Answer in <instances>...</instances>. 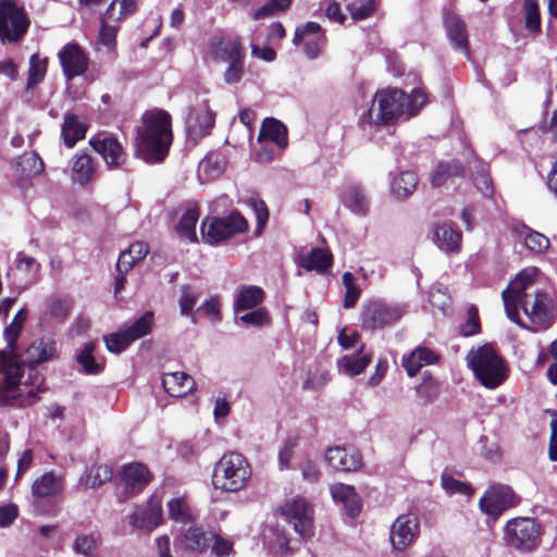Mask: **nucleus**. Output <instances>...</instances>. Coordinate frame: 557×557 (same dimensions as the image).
Wrapping results in <instances>:
<instances>
[{
    "label": "nucleus",
    "mask_w": 557,
    "mask_h": 557,
    "mask_svg": "<svg viewBox=\"0 0 557 557\" xmlns=\"http://www.w3.org/2000/svg\"><path fill=\"white\" fill-rule=\"evenodd\" d=\"M136 0H113L107 9V18H112L113 22L119 23L123 18L133 14L136 11Z\"/></svg>",
    "instance_id": "obj_42"
},
{
    "label": "nucleus",
    "mask_w": 557,
    "mask_h": 557,
    "mask_svg": "<svg viewBox=\"0 0 557 557\" xmlns=\"http://www.w3.org/2000/svg\"><path fill=\"white\" fill-rule=\"evenodd\" d=\"M418 186V177L412 171L400 172L392 182V194L398 199H405L413 194Z\"/></svg>",
    "instance_id": "obj_39"
},
{
    "label": "nucleus",
    "mask_w": 557,
    "mask_h": 557,
    "mask_svg": "<svg viewBox=\"0 0 557 557\" xmlns=\"http://www.w3.org/2000/svg\"><path fill=\"white\" fill-rule=\"evenodd\" d=\"M199 219V212L196 207L188 208L182 215L177 225V233L181 237L188 239L189 242L197 240L196 224Z\"/></svg>",
    "instance_id": "obj_40"
},
{
    "label": "nucleus",
    "mask_w": 557,
    "mask_h": 557,
    "mask_svg": "<svg viewBox=\"0 0 557 557\" xmlns=\"http://www.w3.org/2000/svg\"><path fill=\"white\" fill-rule=\"evenodd\" d=\"M20 164L27 175H36L44 170V162L36 153L24 154Z\"/></svg>",
    "instance_id": "obj_59"
},
{
    "label": "nucleus",
    "mask_w": 557,
    "mask_h": 557,
    "mask_svg": "<svg viewBox=\"0 0 557 557\" xmlns=\"http://www.w3.org/2000/svg\"><path fill=\"white\" fill-rule=\"evenodd\" d=\"M516 504L513 491L507 485H493L480 499V507L486 515L497 518L504 510Z\"/></svg>",
    "instance_id": "obj_15"
},
{
    "label": "nucleus",
    "mask_w": 557,
    "mask_h": 557,
    "mask_svg": "<svg viewBox=\"0 0 557 557\" xmlns=\"http://www.w3.org/2000/svg\"><path fill=\"white\" fill-rule=\"evenodd\" d=\"M97 546V541L92 535H78L74 542V550L84 556H92Z\"/></svg>",
    "instance_id": "obj_60"
},
{
    "label": "nucleus",
    "mask_w": 557,
    "mask_h": 557,
    "mask_svg": "<svg viewBox=\"0 0 557 557\" xmlns=\"http://www.w3.org/2000/svg\"><path fill=\"white\" fill-rule=\"evenodd\" d=\"M210 55L216 63H225L223 78L226 84L240 82L245 72V49L238 36H214L209 44Z\"/></svg>",
    "instance_id": "obj_5"
},
{
    "label": "nucleus",
    "mask_w": 557,
    "mask_h": 557,
    "mask_svg": "<svg viewBox=\"0 0 557 557\" xmlns=\"http://www.w3.org/2000/svg\"><path fill=\"white\" fill-rule=\"evenodd\" d=\"M2 370L4 372L7 392L13 397L22 396L24 393V384H22L20 380L23 372V364L21 363L18 356L13 354V351L8 355H3Z\"/></svg>",
    "instance_id": "obj_19"
},
{
    "label": "nucleus",
    "mask_w": 557,
    "mask_h": 557,
    "mask_svg": "<svg viewBox=\"0 0 557 557\" xmlns=\"http://www.w3.org/2000/svg\"><path fill=\"white\" fill-rule=\"evenodd\" d=\"M258 139L274 143L280 149H284L288 144L287 128L282 122L268 117L261 125Z\"/></svg>",
    "instance_id": "obj_29"
},
{
    "label": "nucleus",
    "mask_w": 557,
    "mask_h": 557,
    "mask_svg": "<svg viewBox=\"0 0 557 557\" xmlns=\"http://www.w3.org/2000/svg\"><path fill=\"white\" fill-rule=\"evenodd\" d=\"M169 516L180 523H187L193 519L190 508L182 497L173 498L168 503Z\"/></svg>",
    "instance_id": "obj_44"
},
{
    "label": "nucleus",
    "mask_w": 557,
    "mask_h": 557,
    "mask_svg": "<svg viewBox=\"0 0 557 557\" xmlns=\"http://www.w3.org/2000/svg\"><path fill=\"white\" fill-rule=\"evenodd\" d=\"M343 284L345 287V296H344V302L343 306L347 309L355 307L357 304L361 290L356 284L355 276L350 272H345L343 274Z\"/></svg>",
    "instance_id": "obj_47"
},
{
    "label": "nucleus",
    "mask_w": 557,
    "mask_h": 557,
    "mask_svg": "<svg viewBox=\"0 0 557 557\" xmlns=\"http://www.w3.org/2000/svg\"><path fill=\"white\" fill-rule=\"evenodd\" d=\"M441 484L448 494L470 495L472 493V490L468 484L454 479L446 472H444L441 476Z\"/></svg>",
    "instance_id": "obj_53"
},
{
    "label": "nucleus",
    "mask_w": 557,
    "mask_h": 557,
    "mask_svg": "<svg viewBox=\"0 0 557 557\" xmlns=\"http://www.w3.org/2000/svg\"><path fill=\"white\" fill-rule=\"evenodd\" d=\"M57 343L50 337L34 341L26 349V362L36 366L57 357Z\"/></svg>",
    "instance_id": "obj_25"
},
{
    "label": "nucleus",
    "mask_w": 557,
    "mask_h": 557,
    "mask_svg": "<svg viewBox=\"0 0 557 557\" xmlns=\"http://www.w3.org/2000/svg\"><path fill=\"white\" fill-rule=\"evenodd\" d=\"M239 321L247 325L263 326L270 323V314L265 308L259 307L240 315Z\"/></svg>",
    "instance_id": "obj_51"
},
{
    "label": "nucleus",
    "mask_w": 557,
    "mask_h": 557,
    "mask_svg": "<svg viewBox=\"0 0 557 557\" xmlns=\"http://www.w3.org/2000/svg\"><path fill=\"white\" fill-rule=\"evenodd\" d=\"M251 472L250 463L244 455L228 451L215 463L212 484L222 492L237 493L247 486Z\"/></svg>",
    "instance_id": "obj_4"
},
{
    "label": "nucleus",
    "mask_w": 557,
    "mask_h": 557,
    "mask_svg": "<svg viewBox=\"0 0 557 557\" xmlns=\"http://www.w3.org/2000/svg\"><path fill=\"white\" fill-rule=\"evenodd\" d=\"M151 474L148 468L140 462L124 466L121 471L123 487L128 494L139 493L150 481Z\"/></svg>",
    "instance_id": "obj_18"
},
{
    "label": "nucleus",
    "mask_w": 557,
    "mask_h": 557,
    "mask_svg": "<svg viewBox=\"0 0 557 557\" xmlns=\"http://www.w3.org/2000/svg\"><path fill=\"white\" fill-rule=\"evenodd\" d=\"M525 26L530 30L540 29V12L536 0H524Z\"/></svg>",
    "instance_id": "obj_55"
},
{
    "label": "nucleus",
    "mask_w": 557,
    "mask_h": 557,
    "mask_svg": "<svg viewBox=\"0 0 557 557\" xmlns=\"http://www.w3.org/2000/svg\"><path fill=\"white\" fill-rule=\"evenodd\" d=\"M127 520L134 532L150 534L163 522L161 499L152 496L146 503L136 505Z\"/></svg>",
    "instance_id": "obj_10"
},
{
    "label": "nucleus",
    "mask_w": 557,
    "mask_h": 557,
    "mask_svg": "<svg viewBox=\"0 0 557 557\" xmlns=\"http://www.w3.org/2000/svg\"><path fill=\"white\" fill-rule=\"evenodd\" d=\"M416 395L422 405H430L440 395V383L430 375H424L422 382L416 387Z\"/></svg>",
    "instance_id": "obj_41"
},
{
    "label": "nucleus",
    "mask_w": 557,
    "mask_h": 557,
    "mask_svg": "<svg viewBox=\"0 0 557 557\" xmlns=\"http://www.w3.org/2000/svg\"><path fill=\"white\" fill-rule=\"evenodd\" d=\"M404 311L396 306H389L382 301H369L363 306L361 322L363 329L375 330L396 323Z\"/></svg>",
    "instance_id": "obj_12"
},
{
    "label": "nucleus",
    "mask_w": 557,
    "mask_h": 557,
    "mask_svg": "<svg viewBox=\"0 0 557 557\" xmlns=\"http://www.w3.org/2000/svg\"><path fill=\"white\" fill-rule=\"evenodd\" d=\"M198 300V294L190 286H183L180 297V308L183 315H190Z\"/></svg>",
    "instance_id": "obj_57"
},
{
    "label": "nucleus",
    "mask_w": 557,
    "mask_h": 557,
    "mask_svg": "<svg viewBox=\"0 0 557 557\" xmlns=\"http://www.w3.org/2000/svg\"><path fill=\"white\" fill-rule=\"evenodd\" d=\"M162 385L165 392L173 397H184L194 392L196 383L185 372L166 373L162 377Z\"/></svg>",
    "instance_id": "obj_24"
},
{
    "label": "nucleus",
    "mask_w": 557,
    "mask_h": 557,
    "mask_svg": "<svg viewBox=\"0 0 557 557\" xmlns=\"http://www.w3.org/2000/svg\"><path fill=\"white\" fill-rule=\"evenodd\" d=\"M438 356L426 347L419 346L403 360V366L409 376H414L422 367L436 363Z\"/></svg>",
    "instance_id": "obj_28"
},
{
    "label": "nucleus",
    "mask_w": 557,
    "mask_h": 557,
    "mask_svg": "<svg viewBox=\"0 0 557 557\" xmlns=\"http://www.w3.org/2000/svg\"><path fill=\"white\" fill-rule=\"evenodd\" d=\"M221 304L218 297L213 296L207 299L198 311H203L205 314L212 321L219 322L221 320L220 312Z\"/></svg>",
    "instance_id": "obj_61"
},
{
    "label": "nucleus",
    "mask_w": 557,
    "mask_h": 557,
    "mask_svg": "<svg viewBox=\"0 0 557 557\" xmlns=\"http://www.w3.org/2000/svg\"><path fill=\"white\" fill-rule=\"evenodd\" d=\"M363 346L359 347L357 354L346 355L338 360L341 371L349 376L362 373L371 362V357L362 352Z\"/></svg>",
    "instance_id": "obj_36"
},
{
    "label": "nucleus",
    "mask_w": 557,
    "mask_h": 557,
    "mask_svg": "<svg viewBox=\"0 0 557 557\" xmlns=\"http://www.w3.org/2000/svg\"><path fill=\"white\" fill-rule=\"evenodd\" d=\"M300 471L302 479L309 483L318 482L321 475L318 465L309 459L301 461Z\"/></svg>",
    "instance_id": "obj_64"
},
{
    "label": "nucleus",
    "mask_w": 557,
    "mask_h": 557,
    "mask_svg": "<svg viewBox=\"0 0 557 557\" xmlns=\"http://www.w3.org/2000/svg\"><path fill=\"white\" fill-rule=\"evenodd\" d=\"M341 201L355 214L366 215L369 212L370 199L360 184L349 183L345 185L341 193Z\"/></svg>",
    "instance_id": "obj_20"
},
{
    "label": "nucleus",
    "mask_w": 557,
    "mask_h": 557,
    "mask_svg": "<svg viewBox=\"0 0 557 557\" xmlns=\"http://www.w3.org/2000/svg\"><path fill=\"white\" fill-rule=\"evenodd\" d=\"M104 342L108 350L114 354L125 350L133 343L125 331L109 334L104 337Z\"/></svg>",
    "instance_id": "obj_52"
},
{
    "label": "nucleus",
    "mask_w": 557,
    "mask_h": 557,
    "mask_svg": "<svg viewBox=\"0 0 557 557\" xmlns=\"http://www.w3.org/2000/svg\"><path fill=\"white\" fill-rule=\"evenodd\" d=\"M172 139L171 115L162 110L148 111L137 128L136 154L147 163L161 162Z\"/></svg>",
    "instance_id": "obj_3"
},
{
    "label": "nucleus",
    "mask_w": 557,
    "mask_h": 557,
    "mask_svg": "<svg viewBox=\"0 0 557 557\" xmlns=\"http://www.w3.org/2000/svg\"><path fill=\"white\" fill-rule=\"evenodd\" d=\"M153 325V313L148 311L138 318L129 327L124 330L134 342L150 333Z\"/></svg>",
    "instance_id": "obj_43"
},
{
    "label": "nucleus",
    "mask_w": 557,
    "mask_h": 557,
    "mask_svg": "<svg viewBox=\"0 0 557 557\" xmlns=\"http://www.w3.org/2000/svg\"><path fill=\"white\" fill-rule=\"evenodd\" d=\"M148 245L143 242H135L129 247L120 253L116 262V270L119 273H127L133 267L141 261L148 253Z\"/></svg>",
    "instance_id": "obj_33"
},
{
    "label": "nucleus",
    "mask_w": 557,
    "mask_h": 557,
    "mask_svg": "<svg viewBox=\"0 0 557 557\" xmlns=\"http://www.w3.org/2000/svg\"><path fill=\"white\" fill-rule=\"evenodd\" d=\"M117 28V23L113 22L112 18H107V13L104 12L101 17L99 39L108 48L114 46Z\"/></svg>",
    "instance_id": "obj_50"
},
{
    "label": "nucleus",
    "mask_w": 557,
    "mask_h": 557,
    "mask_svg": "<svg viewBox=\"0 0 557 557\" xmlns=\"http://www.w3.org/2000/svg\"><path fill=\"white\" fill-rule=\"evenodd\" d=\"M324 38L321 26L315 22H308L302 27H298L294 35V44L299 45L302 38Z\"/></svg>",
    "instance_id": "obj_56"
},
{
    "label": "nucleus",
    "mask_w": 557,
    "mask_h": 557,
    "mask_svg": "<svg viewBox=\"0 0 557 557\" xmlns=\"http://www.w3.org/2000/svg\"><path fill=\"white\" fill-rule=\"evenodd\" d=\"M435 243L441 250L457 252L460 250L461 233L447 224L438 225L434 232Z\"/></svg>",
    "instance_id": "obj_35"
},
{
    "label": "nucleus",
    "mask_w": 557,
    "mask_h": 557,
    "mask_svg": "<svg viewBox=\"0 0 557 557\" xmlns=\"http://www.w3.org/2000/svg\"><path fill=\"white\" fill-rule=\"evenodd\" d=\"M445 28L453 46L463 53H468V33L465 22L455 13L445 15Z\"/></svg>",
    "instance_id": "obj_26"
},
{
    "label": "nucleus",
    "mask_w": 557,
    "mask_h": 557,
    "mask_svg": "<svg viewBox=\"0 0 557 557\" xmlns=\"http://www.w3.org/2000/svg\"><path fill=\"white\" fill-rule=\"evenodd\" d=\"M297 446L298 438L296 436H289L284 441L283 447L278 451V463L281 470H285L290 467V461Z\"/></svg>",
    "instance_id": "obj_54"
},
{
    "label": "nucleus",
    "mask_w": 557,
    "mask_h": 557,
    "mask_svg": "<svg viewBox=\"0 0 557 557\" xmlns=\"http://www.w3.org/2000/svg\"><path fill=\"white\" fill-rule=\"evenodd\" d=\"M425 103L426 94L421 88L413 89L410 96L398 88L377 90L367 117L363 119V128L371 131L373 127L394 124L401 116L411 117Z\"/></svg>",
    "instance_id": "obj_2"
},
{
    "label": "nucleus",
    "mask_w": 557,
    "mask_h": 557,
    "mask_svg": "<svg viewBox=\"0 0 557 557\" xmlns=\"http://www.w3.org/2000/svg\"><path fill=\"white\" fill-rule=\"evenodd\" d=\"M281 512L304 540L313 536V508L306 498L296 496L286 500L281 507Z\"/></svg>",
    "instance_id": "obj_9"
},
{
    "label": "nucleus",
    "mask_w": 557,
    "mask_h": 557,
    "mask_svg": "<svg viewBox=\"0 0 557 557\" xmlns=\"http://www.w3.org/2000/svg\"><path fill=\"white\" fill-rule=\"evenodd\" d=\"M326 462L338 471H356L361 467V455L359 451L336 446L329 448L325 454Z\"/></svg>",
    "instance_id": "obj_21"
},
{
    "label": "nucleus",
    "mask_w": 557,
    "mask_h": 557,
    "mask_svg": "<svg viewBox=\"0 0 557 557\" xmlns=\"http://www.w3.org/2000/svg\"><path fill=\"white\" fill-rule=\"evenodd\" d=\"M290 5V0H269L264 5L253 12V20H262L285 11Z\"/></svg>",
    "instance_id": "obj_49"
},
{
    "label": "nucleus",
    "mask_w": 557,
    "mask_h": 557,
    "mask_svg": "<svg viewBox=\"0 0 557 557\" xmlns=\"http://www.w3.org/2000/svg\"><path fill=\"white\" fill-rule=\"evenodd\" d=\"M468 319L461 326V333L463 336H471L480 332V319L478 309L474 306H470L467 310Z\"/></svg>",
    "instance_id": "obj_58"
},
{
    "label": "nucleus",
    "mask_w": 557,
    "mask_h": 557,
    "mask_svg": "<svg viewBox=\"0 0 557 557\" xmlns=\"http://www.w3.org/2000/svg\"><path fill=\"white\" fill-rule=\"evenodd\" d=\"M29 24L25 9L16 0H0V40L3 44L18 41Z\"/></svg>",
    "instance_id": "obj_7"
},
{
    "label": "nucleus",
    "mask_w": 557,
    "mask_h": 557,
    "mask_svg": "<svg viewBox=\"0 0 557 557\" xmlns=\"http://www.w3.org/2000/svg\"><path fill=\"white\" fill-rule=\"evenodd\" d=\"M420 532L419 519L416 515H400L392 524L391 543L393 548L404 550L414 543Z\"/></svg>",
    "instance_id": "obj_13"
},
{
    "label": "nucleus",
    "mask_w": 557,
    "mask_h": 557,
    "mask_svg": "<svg viewBox=\"0 0 557 557\" xmlns=\"http://www.w3.org/2000/svg\"><path fill=\"white\" fill-rule=\"evenodd\" d=\"M72 181L85 185L89 183L96 173V165L92 158L87 153H76L72 161Z\"/></svg>",
    "instance_id": "obj_30"
},
{
    "label": "nucleus",
    "mask_w": 557,
    "mask_h": 557,
    "mask_svg": "<svg viewBox=\"0 0 557 557\" xmlns=\"http://www.w3.org/2000/svg\"><path fill=\"white\" fill-rule=\"evenodd\" d=\"M47 73V59H40L37 54H33L29 60V71L27 88H33L39 84Z\"/></svg>",
    "instance_id": "obj_46"
},
{
    "label": "nucleus",
    "mask_w": 557,
    "mask_h": 557,
    "mask_svg": "<svg viewBox=\"0 0 557 557\" xmlns=\"http://www.w3.org/2000/svg\"><path fill=\"white\" fill-rule=\"evenodd\" d=\"M212 536L213 534L205 532L200 527H190L184 532L182 544L187 550L202 552L208 547Z\"/></svg>",
    "instance_id": "obj_38"
},
{
    "label": "nucleus",
    "mask_w": 557,
    "mask_h": 557,
    "mask_svg": "<svg viewBox=\"0 0 557 557\" xmlns=\"http://www.w3.org/2000/svg\"><path fill=\"white\" fill-rule=\"evenodd\" d=\"M87 126L74 113H65L61 126V136L67 148H73L77 141L85 138Z\"/></svg>",
    "instance_id": "obj_27"
},
{
    "label": "nucleus",
    "mask_w": 557,
    "mask_h": 557,
    "mask_svg": "<svg viewBox=\"0 0 557 557\" xmlns=\"http://www.w3.org/2000/svg\"><path fill=\"white\" fill-rule=\"evenodd\" d=\"M539 275L540 270L535 267L523 269L503 290L502 298L509 320L522 325L518 314V307H521L534 330H546L555 321L556 308L549 294L530 292Z\"/></svg>",
    "instance_id": "obj_1"
},
{
    "label": "nucleus",
    "mask_w": 557,
    "mask_h": 557,
    "mask_svg": "<svg viewBox=\"0 0 557 557\" xmlns=\"http://www.w3.org/2000/svg\"><path fill=\"white\" fill-rule=\"evenodd\" d=\"M480 168L473 178L474 185L483 196H491L493 194L492 180L481 165Z\"/></svg>",
    "instance_id": "obj_62"
},
{
    "label": "nucleus",
    "mask_w": 557,
    "mask_h": 557,
    "mask_svg": "<svg viewBox=\"0 0 557 557\" xmlns=\"http://www.w3.org/2000/svg\"><path fill=\"white\" fill-rule=\"evenodd\" d=\"M330 492L334 502L341 503L351 518L360 512L361 502L354 486L344 483H335L331 485Z\"/></svg>",
    "instance_id": "obj_23"
},
{
    "label": "nucleus",
    "mask_w": 557,
    "mask_h": 557,
    "mask_svg": "<svg viewBox=\"0 0 557 557\" xmlns=\"http://www.w3.org/2000/svg\"><path fill=\"white\" fill-rule=\"evenodd\" d=\"M264 299V292L256 285H243L235 295V311L250 310L258 307Z\"/></svg>",
    "instance_id": "obj_31"
},
{
    "label": "nucleus",
    "mask_w": 557,
    "mask_h": 557,
    "mask_svg": "<svg viewBox=\"0 0 557 557\" xmlns=\"http://www.w3.org/2000/svg\"><path fill=\"white\" fill-rule=\"evenodd\" d=\"M540 527L530 518H518L509 521L505 529L507 543L517 549L529 550L536 545Z\"/></svg>",
    "instance_id": "obj_11"
},
{
    "label": "nucleus",
    "mask_w": 557,
    "mask_h": 557,
    "mask_svg": "<svg viewBox=\"0 0 557 557\" xmlns=\"http://www.w3.org/2000/svg\"><path fill=\"white\" fill-rule=\"evenodd\" d=\"M63 73L67 79L83 75L88 67V58L76 44H67L58 53Z\"/></svg>",
    "instance_id": "obj_17"
},
{
    "label": "nucleus",
    "mask_w": 557,
    "mask_h": 557,
    "mask_svg": "<svg viewBox=\"0 0 557 557\" xmlns=\"http://www.w3.org/2000/svg\"><path fill=\"white\" fill-rule=\"evenodd\" d=\"M465 174V169L458 160L440 162L431 176V184L433 187H441L448 182L454 181L456 177H461Z\"/></svg>",
    "instance_id": "obj_32"
},
{
    "label": "nucleus",
    "mask_w": 557,
    "mask_h": 557,
    "mask_svg": "<svg viewBox=\"0 0 557 557\" xmlns=\"http://www.w3.org/2000/svg\"><path fill=\"white\" fill-rule=\"evenodd\" d=\"M64 479L53 472H46L36 479L32 485V496L35 500L48 499L60 495L63 491Z\"/></svg>",
    "instance_id": "obj_22"
},
{
    "label": "nucleus",
    "mask_w": 557,
    "mask_h": 557,
    "mask_svg": "<svg viewBox=\"0 0 557 557\" xmlns=\"http://www.w3.org/2000/svg\"><path fill=\"white\" fill-rule=\"evenodd\" d=\"M247 230V221L236 211L225 218H207L201 222L200 227L203 242L210 245L220 244Z\"/></svg>",
    "instance_id": "obj_8"
},
{
    "label": "nucleus",
    "mask_w": 557,
    "mask_h": 557,
    "mask_svg": "<svg viewBox=\"0 0 557 557\" xmlns=\"http://www.w3.org/2000/svg\"><path fill=\"white\" fill-rule=\"evenodd\" d=\"M467 361L475 379L486 388L494 389L507 379L508 370L503 359L490 345L471 350Z\"/></svg>",
    "instance_id": "obj_6"
},
{
    "label": "nucleus",
    "mask_w": 557,
    "mask_h": 557,
    "mask_svg": "<svg viewBox=\"0 0 557 557\" xmlns=\"http://www.w3.org/2000/svg\"><path fill=\"white\" fill-rule=\"evenodd\" d=\"M215 114L209 108L207 101L189 108L186 119V128L190 138L198 140L208 135L214 125Z\"/></svg>",
    "instance_id": "obj_16"
},
{
    "label": "nucleus",
    "mask_w": 557,
    "mask_h": 557,
    "mask_svg": "<svg viewBox=\"0 0 557 557\" xmlns=\"http://www.w3.org/2000/svg\"><path fill=\"white\" fill-rule=\"evenodd\" d=\"M518 234L523 238L525 247L533 253L543 255L548 251L550 240L544 234L530 228L527 225L516 227Z\"/></svg>",
    "instance_id": "obj_34"
},
{
    "label": "nucleus",
    "mask_w": 557,
    "mask_h": 557,
    "mask_svg": "<svg viewBox=\"0 0 557 557\" xmlns=\"http://www.w3.org/2000/svg\"><path fill=\"white\" fill-rule=\"evenodd\" d=\"M199 171H202L209 178H213L222 172L221 161L209 156L200 162Z\"/></svg>",
    "instance_id": "obj_63"
},
{
    "label": "nucleus",
    "mask_w": 557,
    "mask_h": 557,
    "mask_svg": "<svg viewBox=\"0 0 557 557\" xmlns=\"http://www.w3.org/2000/svg\"><path fill=\"white\" fill-rule=\"evenodd\" d=\"M89 145L104 160L111 170L120 169L126 161V153L122 144L112 135L99 134L89 140Z\"/></svg>",
    "instance_id": "obj_14"
},
{
    "label": "nucleus",
    "mask_w": 557,
    "mask_h": 557,
    "mask_svg": "<svg viewBox=\"0 0 557 557\" xmlns=\"http://www.w3.org/2000/svg\"><path fill=\"white\" fill-rule=\"evenodd\" d=\"M300 265L308 271L324 273L332 265V255L324 249L313 248L301 258Z\"/></svg>",
    "instance_id": "obj_37"
},
{
    "label": "nucleus",
    "mask_w": 557,
    "mask_h": 557,
    "mask_svg": "<svg viewBox=\"0 0 557 557\" xmlns=\"http://www.w3.org/2000/svg\"><path fill=\"white\" fill-rule=\"evenodd\" d=\"M95 348L94 343H87L84 349L77 357L79 364L84 368L85 372L88 374H97L101 372L103 366L97 362L92 356V351Z\"/></svg>",
    "instance_id": "obj_48"
},
{
    "label": "nucleus",
    "mask_w": 557,
    "mask_h": 557,
    "mask_svg": "<svg viewBox=\"0 0 557 557\" xmlns=\"http://www.w3.org/2000/svg\"><path fill=\"white\" fill-rule=\"evenodd\" d=\"M112 476L111 469L106 465L90 467L86 472L85 484L95 488L109 481Z\"/></svg>",
    "instance_id": "obj_45"
}]
</instances>
